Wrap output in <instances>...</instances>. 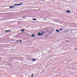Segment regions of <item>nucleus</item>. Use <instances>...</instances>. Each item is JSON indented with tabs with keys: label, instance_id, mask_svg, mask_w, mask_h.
I'll list each match as a JSON object with an SVG mask.
<instances>
[{
	"label": "nucleus",
	"instance_id": "obj_1",
	"mask_svg": "<svg viewBox=\"0 0 77 77\" xmlns=\"http://www.w3.org/2000/svg\"><path fill=\"white\" fill-rule=\"evenodd\" d=\"M43 35V34L41 33H38V36H41V35Z\"/></svg>",
	"mask_w": 77,
	"mask_h": 77
},
{
	"label": "nucleus",
	"instance_id": "obj_26",
	"mask_svg": "<svg viewBox=\"0 0 77 77\" xmlns=\"http://www.w3.org/2000/svg\"><path fill=\"white\" fill-rule=\"evenodd\" d=\"M49 33H50V32Z\"/></svg>",
	"mask_w": 77,
	"mask_h": 77
},
{
	"label": "nucleus",
	"instance_id": "obj_8",
	"mask_svg": "<svg viewBox=\"0 0 77 77\" xmlns=\"http://www.w3.org/2000/svg\"><path fill=\"white\" fill-rule=\"evenodd\" d=\"M19 41H20V43H21L22 42V41H21V40H19Z\"/></svg>",
	"mask_w": 77,
	"mask_h": 77
},
{
	"label": "nucleus",
	"instance_id": "obj_13",
	"mask_svg": "<svg viewBox=\"0 0 77 77\" xmlns=\"http://www.w3.org/2000/svg\"><path fill=\"white\" fill-rule=\"evenodd\" d=\"M62 30H63V29H60V31H62Z\"/></svg>",
	"mask_w": 77,
	"mask_h": 77
},
{
	"label": "nucleus",
	"instance_id": "obj_2",
	"mask_svg": "<svg viewBox=\"0 0 77 77\" xmlns=\"http://www.w3.org/2000/svg\"><path fill=\"white\" fill-rule=\"evenodd\" d=\"M66 12H67V13H71V12H70L69 10L66 11Z\"/></svg>",
	"mask_w": 77,
	"mask_h": 77
},
{
	"label": "nucleus",
	"instance_id": "obj_3",
	"mask_svg": "<svg viewBox=\"0 0 77 77\" xmlns=\"http://www.w3.org/2000/svg\"><path fill=\"white\" fill-rule=\"evenodd\" d=\"M56 32H57L58 33H59V30H57V29L56 30Z\"/></svg>",
	"mask_w": 77,
	"mask_h": 77
},
{
	"label": "nucleus",
	"instance_id": "obj_24",
	"mask_svg": "<svg viewBox=\"0 0 77 77\" xmlns=\"http://www.w3.org/2000/svg\"><path fill=\"white\" fill-rule=\"evenodd\" d=\"M26 76H27V75H26Z\"/></svg>",
	"mask_w": 77,
	"mask_h": 77
},
{
	"label": "nucleus",
	"instance_id": "obj_17",
	"mask_svg": "<svg viewBox=\"0 0 77 77\" xmlns=\"http://www.w3.org/2000/svg\"><path fill=\"white\" fill-rule=\"evenodd\" d=\"M22 18H25V17H22Z\"/></svg>",
	"mask_w": 77,
	"mask_h": 77
},
{
	"label": "nucleus",
	"instance_id": "obj_20",
	"mask_svg": "<svg viewBox=\"0 0 77 77\" xmlns=\"http://www.w3.org/2000/svg\"><path fill=\"white\" fill-rule=\"evenodd\" d=\"M44 33V32H43V33Z\"/></svg>",
	"mask_w": 77,
	"mask_h": 77
},
{
	"label": "nucleus",
	"instance_id": "obj_5",
	"mask_svg": "<svg viewBox=\"0 0 77 77\" xmlns=\"http://www.w3.org/2000/svg\"><path fill=\"white\" fill-rule=\"evenodd\" d=\"M11 30H7V31H6L5 32H11Z\"/></svg>",
	"mask_w": 77,
	"mask_h": 77
},
{
	"label": "nucleus",
	"instance_id": "obj_12",
	"mask_svg": "<svg viewBox=\"0 0 77 77\" xmlns=\"http://www.w3.org/2000/svg\"><path fill=\"white\" fill-rule=\"evenodd\" d=\"M24 29L22 30L21 31V32H24Z\"/></svg>",
	"mask_w": 77,
	"mask_h": 77
},
{
	"label": "nucleus",
	"instance_id": "obj_22",
	"mask_svg": "<svg viewBox=\"0 0 77 77\" xmlns=\"http://www.w3.org/2000/svg\"><path fill=\"white\" fill-rule=\"evenodd\" d=\"M14 41V40H11L12 41Z\"/></svg>",
	"mask_w": 77,
	"mask_h": 77
},
{
	"label": "nucleus",
	"instance_id": "obj_4",
	"mask_svg": "<svg viewBox=\"0 0 77 77\" xmlns=\"http://www.w3.org/2000/svg\"><path fill=\"white\" fill-rule=\"evenodd\" d=\"M31 37H33V38H34V37H35V35L33 34H32L31 35Z\"/></svg>",
	"mask_w": 77,
	"mask_h": 77
},
{
	"label": "nucleus",
	"instance_id": "obj_21",
	"mask_svg": "<svg viewBox=\"0 0 77 77\" xmlns=\"http://www.w3.org/2000/svg\"><path fill=\"white\" fill-rule=\"evenodd\" d=\"M25 32H27V31L25 30Z\"/></svg>",
	"mask_w": 77,
	"mask_h": 77
},
{
	"label": "nucleus",
	"instance_id": "obj_15",
	"mask_svg": "<svg viewBox=\"0 0 77 77\" xmlns=\"http://www.w3.org/2000/svg\"><path fill=\"white\" fill-rule=\"evenodd\" d=\"M75 50H77V49L76 48H75Z\"/></svg>",
	"mask_w": 77,
	"mask_h": 77
},
{
	"label": "nucleus",
	"instance_id": "obj_23",
	"mask_svg": "<svg viewBox=\"0 0 77 77\" xmlns=\"http://www.w3.org/2000/svg\"><path fill=\"white\" fill-rule=\"evenodd\" d=\"M29 77H30V76H29Z\"/></svg>",
	"mask_w": 77,
	"mask_h": 77
},
{
	"label": "nucleus",
	"instance_id": "obj_7",
	"mask_svg": "<svg viewBox=\"0 0 77 77\" xmlns=\"http://www.w3.org/2000/svg\"><path fill=\"white\" fill-rule=\"evenodd\" d=\"M32 20H34V21L36 20V19H32Z\"/></svg>",
	"mask_w": 77,
	"mask_h": 77
},
{
	"label": "nucleus",
	"instance_id": "obj_11",
	"mask_svg": "<svg viewBox=\"0 0 77 77\" xmlns=\"http://www.w3.org/2000/svg\"><path fill=\"white\" fill-rule=\"evenodd\" d=\"M33 61H35V60H35V59H33L32 60Z\"/></svg>",
	"mask_w": 77,
	"mask_h": 77
},
{
	"label": "nucleus",
	"instance_id": "obj_18",
	"mask_svg": "<svg viewBox=\"0 0 77 77\" xmlns=\"http://www.w3.org/2000/svg\"><path fill=\"white\" fill-rule=\"evenodd\" d=\"M66 42H68V40H67V41H66Z\"/></svg>",
	"mask_w": 77,
	"mask_h": 77
},
{
	"label": "nucleus",
	"instance_id": "obj_25",
	"mask_svg": "<svg viewBox=\"0 0 77 77\" xmlns=\"http://www.w3.org/2000/svg\"><path fill=\"white\" fill-rule=\"evenodd\" d=\"M27 77V76H26V77Z\"/></svg>",
	"mask_w": 77,
	"mask_h": 77
},
{
	"label": "nucleus",
	"instance_id": "obj_19",
	"mask_svg": "<svg viewBox=\"0 0 77 77\" xmlns=\"http://www.w3.org/2000/svg\"><path fill=\"white\" fill-rule=\"evenodd\" d=\"M29 76V75H27V77H28Z\"/></svg>",
	"mask_w": 77,
	"mask_h": 77
},
{
	"label": "nucleus",
	"instance_id": "obj_16",
	"mask_svg": "<svg viewBox=\"0 0 77 77\" xmlns=\"http://www.w3.org/2000/svg\"><path fill=\"white\" fill-rule=\"evenodd\" d=\"M18 41H19L18 40H17V42H18Z\"/></svg>",
	"mask_w": 77,
	"mask_h": 77
},
{
	"label": "nucleus",
	"instance_id": "obj_14",
	"mask_svg": "<svg viewBox=\"0 0 77 77\" xmlns=\"http://www.w3.org/2000/svg\"><path fill=\"white\" fill-rule=\"evenodd\" d=\"M14 6H17V4H15Z\"/></svg>",
	"mask_w": 77,
	"mask_h": 77
},
{
	"label": "nucleus",
	"instance_id": "obj_9",
	"mask_svg": "<svg viewBox=\"0 0 77 77\" xmlns=\"http://www.w3.org/2000/svg\"><path fill=\"white\" fill-rule=\"evenodd\" d=\"M31 77H33V73H32Z\"/></svg>",
	"mask_w": 77,
	"mask_h": 77
},
{
	"label": "nucleus",
	"instance_id": "obj_10",
	"mask_svg": "<svg viewBox=\"0 0 77 77\" xmlns=\"http://www.w3.org/2000/svg\"><path fill=\"white\" fill-rule=\"evenodd\" d=\"M21 4H17V6H19V5H21Z\"/></svg>",
	"mask_w": 77,
	"mask_h": 77
},
{
	"label": "nucleus",
	"instance_id": "obj_6",
	"mask_svg": "<svg viewBox=\"0 0 77 77\" xmlns=\"http://www.w3.org/2000/svg\"><path fill=\"white\" fill-rule=\"evenodd\" d=\"M15 8V6H11V7H10V8Z\"/></svg>",
	"mask_w": 77,
	"mask_h": 77
}]
</instances>
